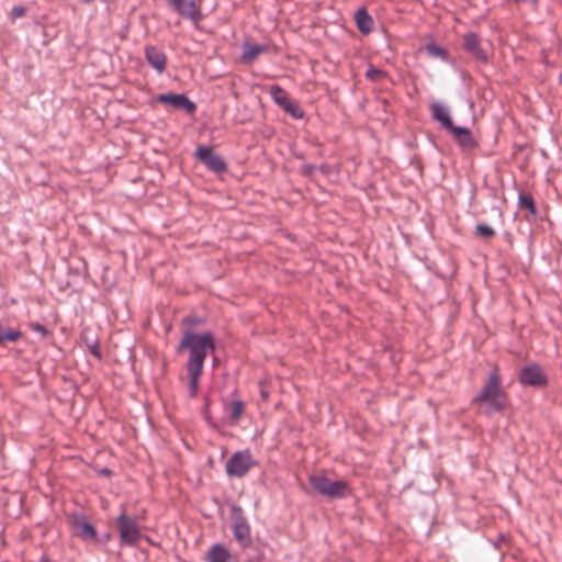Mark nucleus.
I'll use <instances>...</instances> for the list:
<instances>
[{
    "instance_id": "10",
    "label": "nucleus",
    "mask_w": 562,
    "mask_h": 562,
    "mask_svg": "<svg viewBox=\"0 0 562 562\" xmlns=\"http://www.w3.org/2000/svg\"><path fill=\"white\" fill-rule=\"evenodd\" d=\"M195 155L212 171L220 172L226 169L224 160L209 147H199Z\"/></svg>"
},
{
    "instance_id": "3",
    "label": "nucleus",
    "mask_w": 562,
    "mask_h": 562,
    "mask_svg": "<svg viewBox=\"0 0 562 562\" xmlns=\"http://www.w3.org/2000/svg\"><path fill=\"white\" fill-rule=\"evenodd\" d=\"M308 481L314 491L327 498H344L350 494L348 483L342 480L331 481L323 474H312Z\"/></svg>"
},
{
    "instance_id": "24",
    "label": "nucleus",
    "mask_w": 562,
    "mask_h": 562,
    "mask_svg": "<svg viewBox=\"0 0 562 562\" xmlns=\"http://www.w3.org/2000/svg\"><path fill=\"white\" fill-rule=\"evenodd\" d=\"M283 109L295 119L303 117V110L291 100L285 105H283Z\"/></svg>"
},
{
    "instance_id": "21",
    "label": "nucleus",
    "mask_w": 562,
    "mask_h": 562,
    "mask_svg": "<svg viewBox=\"0 0 562 562\" xmlns=\"http://www.w3.org/2000/svg\"><path fill=\"white\" fill-rule=\"evenodd\" d=\"M227 412L232 418L233 422H237L243 412H244V404L243 402L240 401H234L229 404V406L227 407Z\"/></svg>"
},
{
    "instance_id": "19",
    "label": "nucleus",
    "mask_w": 562,
    "mask_h": 562,
    "mask_svg": "<svg viewBox=\"0 0 562 562\" xmlns=\"http://www.w3.org/2000/svg\"><path fill=\"white\" fill-rule=\"evenodd\" d=\"M267 47L265 45H251L247 44L245 45L243 58L247 63L254 61L259 55H261L263 52H266Z\"/></svg>"
},
{
    "instance_id": "9",
    "label": "nucleus",
    "mask_w": 562,
    "mask_h": 562,
    "mask_svg": "<svg viewBox=\"0 0 562 562\" xmlns=\"http://www.w3.org/2000/svg\"><path fill=\"white\" fill-rule=\"evenodd\" d=\"M232 528L234 537L240 546L247 547L251 543L250 527L240 512L233 517Z\"/></svg>"
},
{
    "instance_id": "6",
    "label": "nucleus",
    "mask_w": 562,
    "mask_h": 562,
    "mask_svg": "<svg viewBox=\"0 0 562 562\" xmlns=\"http://www.w3.org/2000/svg\"><path fill=\"white\" fill-rule=\"evenodd\" d=\"M167 4L178 14L198 23L201 18L200 2L196 0H165Z\"/></svg>"
},
{
    "instance_id": "18",
    "label": "nucleus",
    "mask_w": 562,
    "mask_h": 562,
    "mask_svg": "<svg viewBox=\"0 0 562 562\" xmlns=\"http://www.w3.org/2000/svg\"><path fill=\"white\" fill-rule=\"evenodd\" d=\"M21 337L22 333L20 330L0 324V346L5 342H14Z\"/></svg>"
},
{
    "instance_id": "2",
    "label": "nucleus",
    "mask_w": 562,
    "mask_h": 562,
    "mask_svg": "<svg viewBox=\"0 0 562 562\" xmlns=\"http://www.w3.org/2000/svg\"><path fill=\"white\" fill-rule=\"evenodd\" d=\"M479 406L480 412L485 415L501 413L509 405L507 393L502 387V378L497 368H494L487 375L486 381L479 394L472 400Z\"/></svg>"
},
{
    "instance_id": "26",
    "label": "nucleus",
    "mask_w": 562,
    "mask_h": 562,
    "mask_svg": "<svg viewBox=\"0 0 562 562\" xmlns=\"http://www.w3.org/2000/svg\"><path fill=\"white\" fill-rule=\"evenodd\" d=\"M26 13V9L22 5H16L14 7L11 12H10V16L12 20H15V19H19V18H22L24 16Z\"/></svg>"
},
{
    "instance_id": "12",
    "label": "nucleus",
    "mask_w": 562,
    "mask_h": 562,
    "mask_svg": "<svg viewBox=\"0 0 562 562\" xmlns=\"http://www.w3.org/2000/svg\"><path fill=\"white\" fill-rule=\"evenodd\" d=\"M464 48L480 61H487V55L481 48L480 41L476 34L468 33L464 35Z\"/></svg>"
},
{
    "instance_id": "22",
    "label": "nucleus",
    "mask_w": 562,
    "mask_h": 562,
    "mask_svg": "<svg viewBox=\"0 0 562 562\" xmlns=\"http://www.w3.org/2000/svg\"><path fill=\"white\" fill-rule=\"evenodd\" d=\"M519 205L522 209L529 210L532 214L536 213V206H535L533 199L529 194H524V193L519 194Z\"/></svg>"
},
{
    "instance_id": "23",
    "label": "nucleus",
    "mask_w": 562,
    "mask_h": 562,
    "mask_svg": "<svg viewBox=\"0 0 562 562\" xmlns=\"http://www.w3.org/2000/svg\"><path fill=\"white\" fill-rule=\"evenodd\" d=\"M385 76V71L374 66H370L366 72V77L371 81H381Z\"/></svg>"
},
{
    "instance_id": "13",
    "label": "nucleus",
    "mask_w": 562,
    "mask_h": 562,
    "mask_svg": "<svg viewBox=\"0 0 562 562\" xmlns=\"http://www.w3.org/2000/svg\"><path fill=\"white\" fill-rule=\"evenodd\" d=\"M147 61L158 71L162 72L166 68V55L154 46H148L145 49Z\"/></svg>"
},
{
    "instance_id": "7",
    "label": "nucleus",
    "mask_w": 562,
    "mask_h": 562,
    "mask_svg": "<svg viewBox=\"0 0 562 562\" xmlns=\"http://www.w3.org/2000/svg\"><path fill=\"white\" fill-rule=\"evenodd\" d=\"M519 382L526 386L542 387L547 385V375L537 364L524 367L519 374Z\"/></svg>"
},
{
    "instance_id": "29",
    "label": "nucleus",
    "mask_w": 562,
    "mask_h": 562,
    "mask_svg": "<svg viewBox=\"0 0 562 562\" xmlns=\"http://www.w3.org/2000/svg\"><path fill=\"white\" fill-rule=\"evenodd\" d=\"M261 395L263 398H267V393L265 392V390H261Z\"/></svg>"
},
{
    "instance_id": "14",
    "label": "nucleus",
    "mask_w": 562,
    "mask_h": 562,
    "mask_svg": "<svg viewBox=\"0 0 562 562\" xmlns=\"http://www.w3.org/2000/svg\"><path fill=\"white\" fill-rule=\"evenodd\" d=\"M449 131L453 134L454 139L462 148L471 149L475 146V142L469 128L453 125Z\"/></svg>"
},
{
    "instance_id": "1",
    "label": "nucleus",
    "mask_w": 562,
    "mask_h": 562,
    "mask_svg": "<svg viewBox=\"0 0 562 562\" xmlns=\"http://www.w3.org/2000/svg\"><path fill=\"white\" fill-rule=\"evenodd\" d=\"M215 349L212 334H195L187 331L178 346V352L187 358V372L189 378V395L195 397L199 391L200 378L203 373V364L206 356Z\"/></svg>"
},
{
    "instance_id": "11",
    "label": "nucleus",
    "mask_w": 562,
    "mask_h": 562,
    "mask_svg": "<svg viewBox=\"0 0 562 562\" xmlns=\"http://www.w3.org/2000/svg\"><path fill=\"white\" fill-rule=\"evenodd\" d=\"M71 526L74 535L82 540H93L97 537L94 527L83 517H75Z\"/></svg>"
},
{
    "instance_id": "25",
    "label": "nucleus",
    "mask_w": 562,
    "mask_h": 562,
    "mask_svg": "<svg viewBox=\"0 0 562 562\" xmlns=\"http://www.w3.org/2000/svg\"><path fill=\"white\" fill-rule=\"evenodd\" d=\"M475 229L476 233L484 238H492L495 236V231L488 225L479 224Z\"/></svg>"
},
{
    "instance_id": "16",
    "label": "nucleus",
    "mask_w": 562,
    "mask_h": 562,
    "mask_svg": "<svg viewBox=\"0 0 562 562\" xmlns=\"http://www.w3.org/2000/svg\"><path fill=\"white\" fill-rule=\"evenodd\" d=\"M231 553L222 544H214L206 554L207 562H229Z\"/></svg>"
},
{
    "instance_id": "5",
    "label": "nucleus",
    "mask_w": 562,
    "mask_h": 562,
    "mask_svg": "<svg viewBox=\"0 0 562 562\" xmlns=\"http://www.w3.org/2000/svg\"><path fill=\"white\" fill-rule=\"evenodd\" d=\"M117 524L120 528L121 542L127 546L136 544L140 537V531L136 521L127 517L123 510L117 518Z\"/></svg>"
},
{
    "instance_id": "27",
    "label": "nucleus",
    "mask_w": 562,
    "mask_h": 562,
    "mask_svg": "<svg viewBox=\"0 0 562 562\" xmlns=\"http://www.w3.org/2000/svg\"><path fill=\"white\" fill-rule=\"evenodd\" d=\"M426 49L428 54L431 56L441 57L443 55V50L439 46L434 44L427 45Z\"/></svg>"
},
{
    "instance_id": "28",
    "label": "nucleus",
    "mask_w": 562,
    "mask_h": 562,
    "mask_svg": "<svg viewBox=\"0 0 562 562\" xmlns=\"http://www.w3.org/2000/svg\"><path fill=\"white\" fill-rule=\"evenodd\" d=\"M30 327L32 330L40 333L43 337L47 335V329L40 323H32Z\"/></svg>"
},
{
    "instance_id": "15",
    "label": "nucleus",
    "mask_w": 562,
    "mask_h": 562,
    "mask_svg": "<svg viewBox=\"0 0 562 562\" xmlns=\"http://www.w3.org/2000/svg\"><path fill=\"white\" fill-rule=\"evenodd\" d=\"M430 110H431L432 117L436 121L440 122L445 128L450 130L453 126V123L451 121L448 110L441 103H438V102L432 103L430 105Z\"/></svg>"
},
{
    "instance_id": "20",
    "label": "nucleus",
    "mask_w": 562,
    "mask_h": 562,
    "mask_svg": "<svg viewBox=\"0 0 562 562\" xmlns=\"http://www.w3.org/2000/svg\"><path fill=\"white\" fill-rule=\"evenodd\" d=\"M270 93H271V97L273 98V100L276 101V103H278L282 108L290 101L286 92L279 86H272L270 88Z\"/></svg>"
},
{
    "instance_id": "8",
    "label": "nucleus",
    "mask_w": 562,
    "mask_h": 562,
    "mask_svg": "<svg viewBox=\"0 0 562 562\" xmlns=\"http://www.w3.org/2000/svg\"><path fill=\"white\" fill-rule=\"evenodd\" d=\"M157 101L173 109H184L190 114L195 111V104L184 94H159Z\"/></svg>"
},
{
    "instance_id": "4",
    "label": "nucleus",
    "mask_w": 562,
    "mask_h": 562,
    "mask_svg": "<svg viewBox=\"0 0 562 562\" xmlns=\"http://www.w3.org/2000/svg\"><path fill=\"white\" fill-rule=\"evenodd\" d=\"M255 464L249 450L238 451L227 461L226 472L229 476L243 477Z\"/></svg>"
},
{
    "instance_id": "17",
    "label": "nucleus",
    "mask_w": 562,
    "mask_h": 562,
    "mask_svg": "<svg viewBox=\"0 0 562 562\" xmlns=\"http://www.w3.org/2000/svg\"><path fill=\"white\" fill-rule=\"evenodd\" d=\"M356 23L358 29L364 33L368 34L372 30V18L368 14V12L364 9H359L355 14Z\"/></svg>"
}]
</instances>
